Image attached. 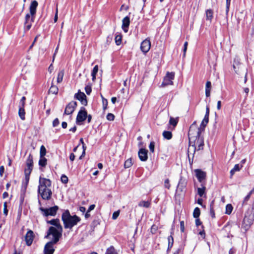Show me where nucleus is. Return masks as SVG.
<instances>
[{"label": "nucleus", "instance_id": "obj_1", "mask_svg": "<svg viewBox=\"0 0 254 254\" xmlns=\"http://www.w3.org/2000/svg\"><path fill=\"white\" fill-rule=\"evenodd\" d=\"M32 171V156L29 153L28 157L26 160L25 166L24 167V178L22 181V185L20 190V203H23L24 197L25 196L28 184L30 180V176Z\"/></svg>", "mask_w": 254, "mask_h": 254}, {"label": "nucleus", "instance_id": "obj_2", "mask_svg": "<svg viewBox=\"0 0 254 254\" xmlns=\"http://www.w3.org/2000/svg\"><path fill=\"white\" fill-rule=\"evenodd\" d=\"M51 186V182L49 179L40 178L38 192L43 199H50L52 194V191L49 188Z\"/></svg>", "mask_w": 254, "mask_h": 254}, {"label": "nucleus", "instance_id": "obj_3", "mask_svg": "<svg viewBox=\"0 0 254 254\" xmlns=\"http://www.w3.org/2000/svg\"><path fill=\"white\" fill-rule=\"evenodd\" d=\"M62 219L65 229H72L81 220L80 217L76 215L71 216L68 210H65L62 214Z\"/></svg>", "mask_w": 254, "mask_h": 254}, {"label": "nucleus", "instance_id": "obj_4", "mask_svg": "<svg viewBox=\"0 0 254 254\" xmlns=\"http://www.w3.org/2000/svg\"><path fill=\"white\" fill-rule=\"evenodd\" d=\"M62 232L63 227H62L61 230H60V229L52 226L49 228L47 235L45 236V238H47L50 235H52L53 239L51 242L56 244L62 237Z\"/></svg>", "mask_w": 254, "mask_h": 254}, {"label": "nucleus", "instance_id": "obj_5", "mask_svg": "<svg viewBox=\"0 0 254 254\" xmlns=\"http://www.w3.org/2000/svg\"><path fill=\"white\" fill-rule=\"evenodd\" d=\"M32 0L30 2V4L29 5V13H28L25 17V22H24V31L26 32L28 31L31 28L32 25Z\"/></svg>", "mask_w": 254, "mask_h": 254}, {"label": "nucleus", "instance_id": "obj_6", "mask_svg": "<svg viewBox=\"0 0 254 254\" xmlns=\"http://www.w3.org/2000/svg\"><path fill=\"white\" fill-rule=\"evenodd\" d=\"M40 210L42 211L43 214L45 216H55L58 210L59 209V207L57 205H55L53 207H50L49 208H44L43 207L40 208Z\"/></svg>", "mask_w": 254, "mask_h": 254}, {"label": "nucleus", "instance_id": "obj_7", "mask_svg": "<svg viewBox=\"0 0 254 254\" xmlns=\"http://www.w3.org/2000/svg\"><path fill=\"white\" fill-rule=\"evenodd\" d=\"M175 73L173 72H168L164 78V80L161 84L162 87H165L169 85H172L173 80L174 78Z\"/></svg>", "mask_w": 254, "mask_h": 254}, {"label": "nucleus", "instance_id": "obj_8", "mask_svg": "<svg viewBox=\"0 0 254 254\" xmlns=\"http://www.w3.org/2000/svg\"><path fill=\"white\" fill-rule=\"evenodd\" d=\"M233 68L235 70L236 73H237V74H240L241 73V71L242 70V69L244 70L245 73L244 82L245 83H246L247 81V73L246 72L244 66L242 64H240L238 61H236V60H235L233 64Z\"/></svg>", "mask_w": 254, "mask_h": 254}, {"label": "nucleus", "instance_id": "obj_9", "mask_svg": "<svg viewBox=\"0 0 254 254\" xmlns=\"http://www.w3.org/2000/svg\"><path fill=\"white\" fill-rule=\"evenodd\" d=\"M87 117V112L84 107H82L80 108L76 117V123L82 122L84 121Z\"/></svg>", "mask_w": 254, "mask_h": 254}, {"label": "nucleus", "instance_id": "obj_10", "mask_svg": "<svg viewBox=\"0 0 254 254\" xmlns=\"http://www.w3.org/2000/svg\"><path fill=\"white\" fill-rule=\"evenodd\" d=\"M151 42L149 38H147L141 43L140 49L144 53H147L150 49Z\"/></svg>", "mask_w": 254, "mask_h": 254}, {"label": "nucleus", "instance_id": "obj_11", "mask_svg": "<svg viewBox=\"0 0 254 254\" xmlns=\"http://www.w3.org/2000/svg\"><path fill=\"white\" fill-rule=\"evenodd\" d=\"M77 106V103L75 101L70 102L65 107L64 114L65 115L71 114Z\"/></svg>", "mask_w": 254, "mask_h": 254}, {"label": "nucleus", "instance_id": "obj_12", "mask_svg": "<svg viewBox=\"0 0 254 254\" xmlns=\"http://www.w3.org/2000/svg\"><path fill=\"white\" fill-rule=\"evenodd\" d=\"M56 244L52 242H48L44 248V254H53L55 252L54 245Z\"/></svg>", "mask_w": 254, "mask_h": 254}, {"label": "nucleus", "instance_id": "obj_13", "mask_svg": "<svg viewBox=\"0 0 254 254\" xmlns=\"http://www.w3.org/2000/svg\"><path fill=\"white\" fill-rule=\"evenodd\" d=\"M74 97L80 101L82 105L84 106L87 105V101L86 99V96L83 92H78L77 93L75 94Z\"/></svg>", "mask_w": 254, "mask_h": 254}, {"label": "nucleus", "instance_id": "obj_14", "mask_svg": "<svg viewBox=\"0 0 254 254\" xmlns=\"http://www.w3.org/2000/svg\"><path fill=\"white\" fill-rule=\"evenodd\" d=\"M194 172L195 176L199 182L202 183L203 181L205 180L206 173L205 172H203L200 169H195L194 170Z\"/></svg>", "mask_w": 254, "mask_h": 254}, {"label": "nucleus", "instance_id": "obj_15", "mask_svg": "<svg viewBox=\"0 0 254 254\" xmlns=\"http://www.w3.org/2000/svg\"><path fill=\"white\" fill-rule=\"evenodd\" d=\"M148 151L144 148H141L138 152V157L141 161H146L148 159Z\"/></svg>", "mask_w": 254, "mask_h": 254}, {"label": "nucleus", "instance_id": "obj_16", "mask_svg": "<svg viewBox=\"0 0 254 254\" xmlns=\"http://www.w3.org/2000/svg\"><path fill=\"white\" fill-rule=\"evenodd\" d=\"M130 20L128 16L125 17L122 20V29L125 32L128 31V28L129 25Z\"/></svg>", "mask_w": 254, "mask_h": 254}, {"label": "nucleus", "instance_id": "obj_17", "mask_svg": "<svg viewBox=\"0 0 254 254\" xmlns=\"http://www.w3.org/2000/svg\"><path fill=\"white\" fill-rule=\"evenodd\" d=\"M24 241L26 242V244L29 246L32 245V230L29 229L24 236Z\"/></svg>", "mask_w": 254, "mask_h": 254}, {"label": "nucleus", "instance_id": "obj_18", "mask_svg": "<svg viewBox=\"0 0 254 254\" xmlns=\"http://www.w3.org/2000/svg\"><path fill=\"white\" fill-rule=\"evenodd\" d=\"M199 131L198 130L197 131V137L198 136V137L194 141V145H197V150L202 149L204 145L203 140L199 137Z\"/></svg>", "mask_w": 254, "mask_h": 254}, {"label": "nucleus", "instance_id": "obj_19", "mask_svg": "<svg viewBox=\"0 0 254 254\" xmlns=\"http://www.w3.org/2000/svg\"><path fill=\"white\" fill-rule=\"evenodd\" d=\"M47 222L48 224L55 226L56 227L55 228H57L58 229L61 230L62 226L60 223L59 219H54L50 221H47Z\"/></svg>", "mask_w": 254, "mask_h": 254}, {"label": "nucleus", "instance_id": "obj_20", "mask_svg": "<svg viewBox=\"0 0 254 254\" xmlns=\"http://www.w3.org/2000/svg\"><path fill=\"white\" fill-rule=\"evenodd\" d=\"M211 83L210 81H207L205 85V95L208 97L210 95Z\"/></svg>", "mask_w": 254, "mask_h": 254}, {"label": "nucleus", "instance_id": "obj_21", "mask_svg": "<svg viewBox=\"0 0 254 254\" xmlns=\"http://www.w3.org/2000/svg\"><path fill=\"white\" fill-rule=\"evenodd\" d=\"M150 202H149V201H143V200H142V201H140L139 203H138V206L139 207H145V208H149L150 206Z\"/></svg>", "mask_w": 254, "mask_h": 254}, {"label": "nucleus", "instance_id": "obj_22", "mask_svg": "<svg viewBox=\"0 0 254 254\" xmlns=\"http://www.w3.org/2000/svg\"><path fill=\"white\" fill-rule=\"evenodd\" d=\"M25 110L24 107H19L18 115L20 119L22 120L25 119Z\"/></svg>", "mask_w": 254, "mask_h": 254}, {"label": "nucleus", "instance_id": "obj_23", "mask_svg": "<svg viewBox=\"0 0 254 254\" xmlns=\"http://www.w3.org/2000/svg\"><path fill=\"white\" fill-rule=\"evenodd\" d=\"M205 186L202 184H201V188H197V193L200 197H202L205 193Z\"/></svg>", "mask_w": 254, "mask_h": 254}, {"label": "nucleus", "instance_id": "obj_24", "mask_svg": "<svg viewBox=\"0 0 254 254\" xmlns=\"http://www.w3.org/2000/svg\"><path fill=\"white\" fill-rule=\"evenodd\" d=\"M162 135L164 138L168 140L171 139L172 137V133L170 131H164Z\"/></svg>", "mask_w": 254, "mask_h": 254}, {"label": "nucleus", "instance_id": "obj_25", "mask_svg": "<svg viewBox=\"0 0 254 254\" xmlns=\"http://www.w3.org/2000/svg\"><path fill=\"white\" fill-rule=\"evenodd\" d=\"M47 160L45 157H40L39 161V165L41 167H45L47 165Z\"/></svg>", "mask_w": 254, "mask_h": 254}, {"label": "nucleus", "instance_id": "obj_26", "mask_svg": "<svg viewBox=\"0 0 254 254\" xmlns=\"http://www.w3.org/2000/svg\"><path fill=\"white\" fill-rule=\"evenodd\" d=\"M64 73V72L63 69L60 70L58 74V77H57V82L58 83H61L63 81Z\"/></svg>", "mask_w": 254, "mask_h": 254}, {"label": "nucleus", "instance_id": "obj_27", "mask_svg": "<svg viewBox=\"0 0 254 254\" xmlns=\"http://www.w3.org/2000/svg\"><path fill=\"white\" fill-rule=\"evenodd\" d=\"M213 11L211 9H207L206 11V19L211 21L212 18H213Z\"/></svg>", "mask_w": 254, "mask_h": 254}, {"label": "nucleus", "instance_id": "obj_28", "mask_svg": "<svg viewBox=\"0 0 254 254\" xmlns=\"http://www.w3.org/2000/svg\"><path fill=\"white\" fill-rule=\"evenodd\" d=\"M233 207L231 204H228L226 206L225 213L227 214H230L233 210Z\"/></svg>", "mask_w": 254, "mask_h": 254}, {"label": "nucleus", "instance_id": "obj_29", "mask_svg": "<svg viewBox=\"0 0 254 254\" xmlns=\"http://www.w3.org/2000/svg\"><path fill=\"white\" fill-rule=\"evenodd\" d=\"M105 254H117L113 246H111L107 249Z\"/></svg>", "mask_w": 254, "mask_h": 254}, {"label": "nucleus", "instance_id": "obj_30", "mask_svg": "<svg viewBox=\"0 0 254 254\" xmlns=\"http://www.w3.org/2000/svg\"><path fill=\"white\" fill-rule=\"evenodd\" d=\"M208 121H209V117L204 116V118L201 123L200 127L204 128L206 127L207 123H208Z\"/></svg>", "mask_w": 254, "mask_h": 254}, {"label": "nucleus", "instance_id": "obj_31", "mask_svg": "<svg viewBox=\"0 0 254 254\" xmlns=\"http://www.w3.org/2000/svg\"><path fill=\"white\" fill-rule=\"evenodd\" d=\"M49 92L52 94H56L58 92V88L56 86L52 85L49 89Z\"/></svg>", "mask_w": 254, "mask_h": 254}, {"label": "nucleus", "instance_id": "obj_32", "mask_svg": "<svg viewBox=\"0 0 254 254\" xmlns=\"http://www.w3.org/2000/svg\"><path fill=\"white\" fill-rule=\"evenodd\" d=\"M200 209L198 207H196L193 210V216L194 218H197L200 215Z\"/></svg>", "mask_w": 254, "mask_h": 254}, {"label": "nucleus", "instance_id": "obj_33", "mask_svg": "<svg viewBox=\"0 0 254 254\" xmlns=\"http://www.w3.org/2000/svg\"><path fill=\"white\" fill-rule=\"evenodd\" d=\"M46 154V149L44 145H42L40 147V157H45Z\"/></svg>", "mask_w": 254, "mask_h": 254}, {"label": "nucleus", "instance_id": "obj_34", "mask_svg": "<svg viewBox=\"0 0 254 254\" xmlns=\"http://www.w3.org/2000/svg\"><path fill=\"white\" fill-rule=\"evenodd\" d=\"M132 161L131 159H128L127 160L124 164L125 167L126 168H129L132 165Z\"/></svg>", "mask_w": 254, "mask_h": 254}, {"label": "nucleus", "instance_id": "obj_35", "mask_svg": "<svg viewBox=\"0 0 254 254\" xmlns=\"http://www.w3.org/2000/svg\"><path fill=\"white\" fill-rule=\"evenodd\" d=\"M115 40L117 45H120L122 41V36L121 35H116Z\"/></svg>", "mask_w": 254, "mask_h": 254}, {"label": "nucleus", "instance_id": "obj_36", "mask_svg": "<svg viewBox=\"0 0 254 254\" xmlns=\"http://www.w3.org/2000/svg\"><path fill=\"white\" fill-rule=\"evenodd\" d=\"M102 104H103V110H105L107 109L108 105V101L107 99H105L103 96H102Z\"/></svg>", "mask_w": 254, "mask_h": 254}, {"label": "nucleus", "instance_id": "obj_37", "mask_svg": "<svg viewBox=\"0 0 254 254\" xmlns=\"http://www.w3.org/2000/svg\"><path fill=\"white\" fill-rule=\"evenodd\" d=\"M61 181L64 184H66L68 182V178L65 175H63L61 178Z\"/></svg>", "mask_w": 254, "mask_h": 254}, {"label": "nucleus", "instance_id": "obj_38", "mask_svg": "<svg viewBox=\"0 0 254 254\" xmlns=\"http://www.w3.org/2000/svg\"><path fill=\"white\" fill-rule=\"evenodd\" d=\"M169 123H170V125H172L173 126H176L177 124V121H176V119H175L174 118L171 117L170 119Z\"/></svg>", "mask_w": 254, "mask_h": 254}, {"label": "nucleus", "instance_id": "obj_39", "mask_svg": "<svg viewBox=\"0 0 254 254\" xmlns=\"http://www.w3.org/2000/svg\"><path fill=\"white\" fill-rule=\"evenodd\" d=\"M38 5V2L34 0L33 1V15L35 13L36 11V7Z\"/></svg>", "mask_w": 254, "mask_h": 254}, {"label": "nucleus", "instance_id": "obj_40", "mask_svg": "<svg viewBox=\"0 0 254 254\" xmlns=\"http://www.w3.org/2000/svg\"><path fill=\"white\" fill-rule=\"evenodd\" d=\"M85 90L87 95H89L91 92L92 89L90 85H87L85 87Z\"/></svg>", "mask_w": 254, "mask_h": 254}, {"label": "nucleus", "instance_id": "obj_41", "mask_svg": "<svg viewBox=\"0 0 254 254\" xmlns=\"http://www.w3.org/2000/svg\"><path fill=\"white\" fill-rule=\"evenodd\" d=\"M154 146H155V143L153 141H151L149 145V148L150 151L152 153H153L154 152Z\"/></svg>", "mask_w": 254, "mask_h": 254}, {"label": "nucleus", "instance_id": "obj_42", "mask_svg": "<svg viewBox=\"0 0 254 254\" xmlns=\"http://www.w3.org/2000/svg\"><path fill=\"white\" fill-rule=\"evenodd\" d=\"M170 186H171L170 184V181H169V179H166L164 182V187L166 188L169 189L170 188Z\"/></svg>", "mask_w": 254, "mask_h": 254}, {"label": "nucleus", "instance_id": "obj_43", "mask_svg": "<svg viewBox=\"0 0 254 254\" xmlns=\"http://www.w3.org/2000/svg\"><path fill=\"white\" fill-rule=\"evenodd\" d=\"M115 116L113 114L111 113L108 114L107 116V119L109 121H112L114 120Z\"/></svg>", "mask_w": 254, "mask_h": 254}, {"label": "nucleus", "instance_id": "obj_44", "mask_svg": "<svg viewBox=\"0 0 254 254\" xmlns=\"http://www.w3.org/2000/svg\"><path fill=\"white\" fill-rule=\"evenodd\" d=\"M25 100H26V98L24 96H23L20 101L19 107H24Z\"/></svg>", "mask_w": 254, "mask_h": 254}, {"label": "nucleus", "instance_id": "obj_45", "mask_svg": "<svg viewBox=\"0 0 254 254\" xmlns=\"http://www.w3.org/2000/svg\"><path fill=\"white\" fill-rule=\"evenodd\" d=\"M243 166L242 165H241V166H240L239 164H236L234 168H233V169L235 171V172H237V171H239L240 170V169L242 168Z\"/></svg>", "mask_w": 254, "mask_h": 254}, {"label": "nucleus", "instance_id": "obj_46", "mask_svg": "<svg viewBox=\"0 0 254 254\" xmlns=\"http://www.w3.org/2000/svg\"><path fill=\"white\" fill-rule=\"evenodd\" d=\"M3 206H4V208H3V213L6 216L7 215V214H8V209L7 208V202H5L4 203V205H3Z\"/></svg>", "mask_w": 254, "mask_h": 254}, {"label": "nucleus", "instance_id": "obj_47", "mask_svg": "<svg viewBox=\"0 0 254 254\" xmlns=\"http://www.w3.org/2000/svg\"><path fill=\"white\" fill-rule=\"evenodd\" d=\"M188 45V42H186L184 43V49H183V52H184L183 56H184V57H185V55H186V51H187V50Z\"/></svg>", "mask_w": 254, "mask_h": 254}, {"label": "nucleus", "instance_id": "obj_48", "mask_svg": "<svg viewBox=\"0 0 254 254\" xmlns=\"http://www.w3.org/2000/svg\"><path fill=\"white\" fill-rule=\"evenodd\" d=\"M60 124V122L58 118L55 119L53 122V126L54 127H57Z\"/></svg>", "mask_w": 254, "mask_h": 254}, {"label": "nucleus", "instance_id": "obj_49", "mask_svg": "<svg viewBox=\"0 0 254 254\" xmlns=\"http://www.w3.org/2000/svg\"><path fill=\"white\" fill-rule=\"evenodd\" d=\"M98 71V66L97 65H96L94 67V68L92 71L91 74H96Z\"/></svg>", "mask_w": 254, "mask_h": 254}, {"label": "nucleus", "instance_id": "obj_50", "mask_svg": "<svg viewBox=\"0 0 254 254\" xmlns=\"http://www.w3.org/2000/svg\"><path fill=\"white\" fill-rule=\"evenodd\" d=\"M119 214H120L119 211L114 212L112 215V219L114 220L118 218V217L119 216Z\"/></svg>", "mask_w": 254, "mask_h": 254}, {"label": "nucleus", "instance_id": "obj_51", "mask_svg": "<svg viewBox=\"0 0 254 254\" xmlns=\"http://www.w3.org/2000/svg\"><path fill=\"white\" fill-rule=\"evenodd\" d=\"M230 2H231V0H226V11L227 13H228V12L229 11V7H230Z\"/></svg>", "mask_w": 254, "mask_h": 254}, {"label": "nucleus", "instance_id": "obj_52", "mask_svg": "<svg viewBox=\"0 0 254 254\" xmlns=\"http://www.w3.org/2000/svg\"><path fill=\"white\" fill-rule=\"evenodd\" d=\"M181 231L184 232L185 230V223L183 221L180 222Z\"/></svg>", "mask_w": 254, "mask_h": 254}, {"label": "nucleus", "instance_id": "obj_53", "mask_svg": "<svg viewBox=\"0 0 254 254\" xmlns=\"http://www.w3.org/2000/svg\"><path fill=\"white\" fill-rule=\"evenodd\" d=\"M210 215H211V217L212 218H214L215 217V213H214V211L213 210V207L212 206V205H210Z\"/></svg>", "mask_w": 254, "mask_h": 254}, {"label": "nucleus", "instance_id": "obj_54", "mask_svg": "<svg viewBox=\"0 0 254 254\" xmlns=\"http://www.w3.org/2000/svg\"><path fill=\"white\" fill-rule=\"evenodd\" d=\"M168 243H169V244L174 243V239H173V238L172 235H171L168 237Z\"/></svg>", "mask_w": 254, "mask_h": 254}, {"label": "nucleus", "instance_id": "obj_55", "mask_svg": "<svg viewBox=\"0 0 254 254\" xmlns=\"http://www.w3.org/2000/svg\"><path fill=\"white\" fill-rule=\"evenodd\" d=\"M4 167L3 166H0V176L1 177L2 176L3 174L4 173Z\"/></svg>", "mask_w": 254, "mask_h": 254}, {"label": "nucleus", "instance_id": "obj_56", "mask_svg": "<svg viewBox=\"0 0 254 254\" xmlns=\"http://www.w3.org/2000/svg\"><path fill=\"white\" fill-rule=\"evenodd\" d=\"M95 205L92 204V205H90L87 211L88 212H90L91 210H93L95 208Z\"/></svg>", "mask_w": 254, "mask_h": 254}, {"label": "nucleus", "instance_id": "obj_57", "mask_svg": "<svg viewBox=\"0 0 254 254\" xmlns=\"http://www.w3.org/2000/svg\"><path fill=\"white\" fill-rule=\"evenodd\" d=\"M251 195V192H249V193L245 197L244 200V203L245 201H248L250 199Z\"/></svg>", "mask_w": 254, "mask_h": 254}, {"label": "nucleus", "instance_id": "obj_58", "mask_svg": "<svg viewBox=\"0 0 254 254\" xmlns=\"http://www.w3.org/2000/svg\"><path fill=\"white\" fill-rule=\"evenodd\" d=\"M75 159V155L73 153H71L69 155V159L71 161H73Z\"/></svg>", "mask_w": 254, "mask_h": 254}, {"label": "nucleus", "instance_id": "obj_59", "mask_svg": "<svg viewBox=\"0 0 254 254\" xmlns=\"http://www.w3.org/2000/svg\"><path fill=\"white\" fill-rule=\"evenodd\" d=\"M58 8H57L55 17H54V22H56L58 20Z\"/></svg>", "mask_w": 254, "mask_h": 254}, {"label": "nucleus", "instance_id": "obj_60", "mask_svg": "<svg viewBox=\"0 0 254 254\" xmlns=\"http://www.w3.org/2000/svg\"><path fill=\"white\" fill-rule=\"evenodd\" d=\"M221 101H218L217 102V109L219 110L221 109Z\"/></svg>", "mask_w": 254, "mask_h": 254}, {"label": "nucleus", "instance_id": "obj_61", "mask_svg": "<svg viewBox=\"0 0 254 254\" xmlns=\"http://www.w3.org/2000/svg\"><path fill=\"white\" fill-rule=\"evenodd\" d=\"M209 108L208 106H207L206 108V113H205V116L209 117Z\"/></svg>", "mask_w": 254, "mask_h": 254}, {"label": "nucleus", "instance_id": "obj_62", "mask_svg": "<svg viewBox=\"0 0 254 254\" xmlns=\"http://www.w3.org/2000/svg\"><path fill=\"white\" fill-rule=\"evenodd\" d=\"M79 210L82 213H84L86 211V208L85 207L83 206H80L79 207Z\"/></svg>", "mask_w": 254, "mask_h": 254}, {"label": "nucleus", "instance_id": "obj_63", "mask_svg": "<svg viewBox=\"0 0 254 254\" xmlns=\"http://www.w3.org/2000/svg\"><path fill=\"white\" fill-rule=\"evenodd\" d=\"M8 196V192L5 191L3 192V194H2V198L3 199L4 198H6V197H7Z\"/></svg>", "mask_w": 254, "mask_h": 254}, {"label": "nucleus", "instance_id": "obj_64", "mask_svg": "<svg viewBox=\"0 0 254 254\" xmlns=\"http://www.w3.org/2000/svg\"><path fill=\"white\" fill-rule=\"evenodd\" d=\"M67 123L65 122H62V127L64 128H65L67 127Z\"/></svg>", "mask_w": 254, "mask_h": 254}]
</instances>
